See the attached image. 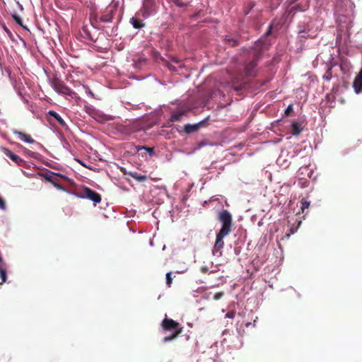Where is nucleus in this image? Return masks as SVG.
Masks as SVG:
<instances>
[{"label":"nucleus","mask_w":362,"mask_h":362,"mask_svg":"<svg viewBox=\"0 0 362 362\" xmlns=\"http://www.w3.org/2000/svg\"><path fill=\"white\" fill-rule=\"evenodd\" d=\"M0 209L2 210H6V206L4 200L0 197Z\"/></svg>","instance_id":"26"},{"label":"nucleus","mask_w":362,"mask_h":362,"mask_svg":"<svg viewBox=\"0 0 362 362\" xmlns=\"http://www.w3.org/2000/svg\"><path fill=\"white\" fill-rule=\"evenodd\" d=\"M353 87L356 93H362V69L356 76L354 81Z\"/></svg>","instance_id":"9"},{"label":"nucleus","mask_w":362,"mask_h":362,"mask_svg":"<svg viewBox=\"0 0 362 362\" xmlns=\"http://www.w3.org/2000/svg\"><path fill=\"white\" fill-rule=\"evenodd\" d=\"M161 327L165 332H171L172 333L165 337L163 339V341L164 343H167L175 339L183 330V327L180 325V324L173 319L168 318L167 315H165V318L161 322Z\"/></svg>","instance_id":"2"},{"label":"nucleus","mask_w":362,"mask_h":362,"mask_svg":"<svg viewBox=\"0 0 362 362\" xmlns=\"http://www.w3.org/2000/svg\"><path fill=\"white\" fill-rule=\"evenodd\" d=\"M309 206H310V202H309L303 201L302 203H301V210H302V212L303 213L305 209H308Z\"/></svg>","instance_id":"22"},{"label":"nucleus","mask_w":362,"mask_h":362,"mask_svg":"<svg viewBox=\"0 0 362 362\" xmlns=\"http://www.w3.org/2000/svg\"><path fill=\"white\" fill-rule=\"evenodd\" d=\"M202 272H206L207 269L206 268L202 267Z\"/></svg>","instance_id":"36"},{"label":"nucleus","mask_w":362,"mask_h":362,"mask_svg":"<svg viewBox=\"0 0 362 362\" xmlns=\"http://www.w3.org/2000/svg\"><path fill=\"white\" fill-rule=\"evenodd\" d=\"M146 149L148 151V153H149L150 154H152V153H153V148H146Z\"/></svg>","instance_id":"34"},{"label":"nucleus","mask_w":362,"mask_h":362,"mask_svg":"<svg viewBox=\"0 0 362 362\" xmlns=\"http://www.w3.org/2000/svg\"><path fill=\"white\" fill-rule=\"evenodd\" d=\"M222 226L216 235V240L214 245V249H221L223 247V238L228 235L231 230L232 216L227 210H223L218 216Z\"/></svg>","instance_id":"1"},{"label":"nucleus","mask_w":362,"mask_h":362,"mask_svg":"<svg viewBox=\"0 0 362 362\" xmlns=\"http://www.w3.org/2000/svg\"><path fill=\"white\" fill-rule=\"evenodd\" d=\"M115 10L112 8H107L100 17V21L103 23H110L113 18Z\"/></svg>","instance_id":"8"},{"label":"nucleus","mask_w":362,"mask_h":362,"mask_svg":"<svg viewBox=\"0 0 362 362\" xmlns=\"http://www.w3.org/2000/svg\"><path fill=\"white\" fill-rule=\"evenodd\" d=\"M165 245H164V246L163 247V250H165Z\"/></svg>","instance_id":"38"},{"label":"nucleus","mask_w":362,"mask_h":362,"mask_svg":"<svg viewBox=\"0 0 362 362\" xmlns=\"http://www.w3.org/2000/svg\"><path fill=\"white\" fill-rule=\"evenodd\" d=\"M13 133H14V134H16L18 136V139H19L20 140H21L25 143H28V144L35 143V141L33 139H32V137L29 134H25L23 132H19L17 130H15L13 132Z\"/></svg>","instance_id":"10"},{"label":"nucleus","mask_w":362,"mask_h":362,"mask_svg":"<svg viewBox=\"0 0 362 362\" xmlns=\"http://www.w3.org/2000/svg\"><path fill=\"white\" fill-rule=\"evenodd\" d=\"M130 22L135 28H141L144 26L142 21L136 18H132Z\"/></svg>","instance_id":"17"},{"label":"nucleus","mask_w":362,"mask_h":362,"mask_svg":"<svg viewBox=\"0 0 362 362\" xmlns=\"http://www.w3.org/2000/svg\"><path fill=\"white\" fill-rule=\"evenodd\" d=\"M235 45H236V41H234L233 43L232 44V45L234 46Z\"/></svg>","instance_id":"37"},{"label":"nucleus","mask_w":362,"mask_h":362,"mask_svg":"<svg viewBox=\"0 0 362 362\" xmlns=\"http://www.w3.org/2000/svg\"><path fill=\"white\" fill-rule=\"evenodd\" d=\"M169 3H173L178 7H183L185 4L182 0H167ZM157 11V6L155 0H144L142 8L140 10L141 15L144 18H146L155 14Z\"/></svg>","instance_id":"3"},{"label":"nucleus","mask_w":362,"mask_h":362,"mask_svg":"<svg viewBox=\"0 0 362 362\" xmlns=\"http://www.w3.org/2000/svg\"><path fill=\"white\" fill-rule=\"evenodd\" d=\"M88 189L87 187H83L81 189H77L74 192H73V194L75 195L76 197L81 198V199H86V189Z\"/></svg>","instance_id":"15"},{"label":"nucleus","mask_w":362,"mask_h":362,"mask_svg":"<svg viewBox=\"0 0 362 362\" xmlns=\"http://www.w3.org/2000/svg\"><path fill=\"white\" fill-rule=\"evenodd\" d=\"M86 93L88 95H90L91 97H93V92L88 87H86Z\"/></svg>","instance_id":"31"},{"label":"nucleus","mask_w":362,"mask_h":362,"mask_svg":"<svg viewBox=\"0 0 362 362\" xmlns=\"http://www.w3.org/2000/svg\"><path fill=\"white\" fill-rule=\"evenodd\" d=\"M86 198L89 200H91L94 202L95 204H98L101 201L100 195L97 193L96 192L92 190L91 189L88 188L86 189Z\"/></svg>","instance_id":"7"},{"label":"nucleus","mask_w":362,"mask_h":362,"mask_svg":"<svg viewBox=\"0 0 362 362\" xmlns=\"http://www.w3.org/2000/svg\"><path fill=\"white\" fill-rule=\"evenodd\" d=\"M197 129H198V126L197 125L187 124L185 127V131L187 133H192V132H194L196 130H197Z\"/></svg>","instance_id":"19"},{"label":"nucleus","mask_w":362,"mask_h":362,"mask_svg":"<svg viewBox=\"0 0 362 362\" xmlns=\"http://www.w3.org/2000/svg\"><path fill=\"white\" fill-rule=\"evenodd\" d=\"M134 178L140 182L145 181L146 180V177L145 175L134 176Z\"/></svg>","instance_id":"27"},{"label":"nucleus","mask_w":362,"mask_h":362,"mask_svg":"<svg viewBox=\"0 0 362 362\" xmlns=\"http://www.w3.org/2000/svg\"><path fill=\"white\" fill-rule=\"evenodd\" d=\"M260 44H261V41H259L256 43V48H259V47L260 46Z\"/></svg>","instance_id":"35"},{"label":"nucleus","mask_w":362,"mask_h":362,"mask_svg":"<svg viewBox=\"0 0 362 362\" xmlns=\"http://www.w3.org/2000/svg\"><path fill=\"white\" fill-rule=\"evenodd\" d=\"M291 129L293 134L298 135L300 133L303 129L302 125L300 123L297 122H293L291 124Z\"/></svg>","instance_id":"14"},{"label":"nucleus","mask_w":362,"mask_h":362,"mask_svg":"<svg viewBox=\"0 0 362 362\" xmlns=\"http://www.w3.org/2000/svg\"><path fill=\"white\" fill-rule=\"evenodd\" d=\"M3 29L4 30V31L8 35H11V32L10 31V30L6 26V25H3Z\"/></svg>","instance_id":"29"},{"label":"nucleus","mask_w":362,"mask_h":362,"mask_svg":"<svg viewBox=\"0 0 362 362\" xmlns=\"http://www.w3.org/2000/svg\"><path fill=\"white\" fill-rule=\"evenodd\" d=\"M13 18L18 25H22V19L18 15H13Z\"/></svg>","instance_id":"25"},{"label":"nucleus","mask_w":362,"mask_h":362,"mask_svg":"<svg viewBox=\"0 0 362 362\" xmlns=\"http://www.w3.org/2000/svg\"><path fill=\"white\" fill-rule=\"evenodd\" d=\"M0 278L1 280V282L0 283V284H2L6 281V279H7L6 271L3 267L0 268Z\"/></svg>","instance_id":"18"},{"label":"nucleus","mask_w":362,"mask_h":362,"mask_svg":"<svg viewBox=\"0 0 362 362\" xmlns=\"http://www.w3.org/2000/svg\"><path fill=\"white\" fill-rule=\"evenodd\" d=\"M214 255H221V250H212Z\"/></svg>","instance_id":"30"},{"label":"nucleus","mask_w":362,"mask_h":362,"mask_svg":"<svg viewBox=\"0 0 362 362\" xmlns=\"http://www.w3.org/2000/svg\"><path fill=\"white\" fill-rule=\"evenodd\" d=\"M224 293L223 292H218V293H216L214 295V300H218L219 299H221L223 296Z\"/></svg>","instance_id":"23"},{"label":"nucleus","mask_w":362,"mask_h":362,"mask_svg":"<svg viewBox=\"0 0 362 362\" xmlns=\"http://www.w3.org/2000/svg\"><path fill=\"white\" fill-rule=\"evenodd\" d=\"M3 264H4L3 259H2L1 257L0 256V268L3 267Z\"/></svg>","instance_id":"33"},{"label":"nucleus","mask_w":362,"mask_h":362,"mask_svg":"<svg viewBox=\"0 0 362 362\" xmlns=\"http://www.w3.org/2000/svg\"><path fill=\"white\" fill-rule=\"evenodd\" d=\"M235 315V311L234 310H230V311H228L226 315V317L227 318H234Z\"/></svg>","instance_id":"24"},{"label":"nucleus","mask_w":362,"mask_h":362,"mask_svg":"<svg viewBox=\"0 0 362 362\" xmlns=\"http://www.w3.org/2000/svg\"><path fill=\"white\" fill-rule=\"evenodd\" d=\"M312 173H312L311 170H310L308 166H303V167L300 168L298 171V174L299 175L306 174L309 177H311Z\"/></svg>","instance_id":"16"},{"label":"nucleus","mask_w":362,"mask_h":362,"mask_svg":"<svg viewBox=\"0 0 362 362\" xmlns=\"http://www.w3.org/2000/svg\"><path fill=\"white\" fill-rule=\"evenodd\" d=\"M186 112V110L182 108H178L176 111L171 114L170 120L172 122H177L180 120L182 116Z\"/></svg>","instance_id":"13"},{"label":"nucleus","mask_w":362,"mask_h":362,"mask_svg":"<svg viewBox=\"0 0 362 362\" xmlns=\"http://www.w3.org/2000/svg\"><path fill=\"white\" fill-rule=\"evenodd\" d=\"M259 59V52L255 54L253 59L246 64L244 68V72L247 76H255L257 74V64Z\"/></svg>","instance_id":"6"},{"label":"nucleus","mask_w":362,"mask_h":362,"mask_svg":"<svg viewBox=\"0 0 362 362\" xmlns=\"http://www.w3.org/2000/svg\"><path fill=\"white\" fill-rule=\"evenodd\" d=\"M54 185L59 189H62V190H64V187L62 186H61L60 185H58L57 183H54Z\"/></svg>","instance_id":"32"},{"label":"nucleus","mask_w":362,"mask_h":362,"mask_svg":"<svg viewBox=\"0 0 362 362\" xmlns=\"http://www.w3.org/2000/svg\"><path fill=\"white\" fill-rule=\"evenodd\" d=\"M48 115L50 116L51 117H52L54 119H55L61 127H62L65 129L67 128V125H66L65 121L57 112H56L53 110H49L48 112Z\"/></svg>","instance_id":"11"},{"label":"nucleus","mask_w":362,"mask_h":362,"mask_svg":"<svg viewBox=\"0 0 362 362\" xmlns=\"http://www.w3.org/2000/svg\"><path fill=\"white\" fill-rule=\"evenodd\" d=\"M172 282H173L172 272H170L166 274V284L168 287L171 286Z\"/></svg>","instance_id":"21"},{"label":"nucleus","mask_w":362,"mask_h":362,"mask_svg":"<svg viewBox=\"0 0 362 362\" xmlns=\"http://www.w3.org/2000/svg\"><path fill=\"white\" fill-rule=\"evenodd\" d=\"M84 111L99 122H104L107 119L105 115L91 105H86L84 106Z\"/></svg>","instance_id":"5"},{"label":"nucleus","mask_w":362,"mask_h":362,"mask_svg":"<svg viewBox=\"0 0 362 362\" xmlns=\"http://www.w3.org/2000/svg\"><path fill=\"white\" fill-rule=\"evenodd\" d=\"M51 86L59 94L70 97L72 99H76L78 98L75 92L71 90L64 81L58 78H53L51 80Z\"/></svg>","instance_id":"4"},{"label":"nucleus","mask_w":362,"mask_h":362,"mask_svg":"<svg viewBox=\"0 0 362 362\" xmlns=\"http://www.w3.org/2000/svg\"><path fill=\"white\" fill-rule=\"evenodd\" d=\"M332 78V75L331 69H328L327 70L326 73L325 74V75L323 76V79L327 81H329Z\"/></svg>","instance_id":"20"},{"label":"nucleus","mask_w":362,"mask_h":362,"mask_svg":"<svg viewBox=\"0 0 362 362\" xmlns=\"http://www.w3.org/2000/svg\"><path fill=\"white\" fill-rule=\"evenodd\" d=\"M292 111H293V106H292V105H289L288 106V107L286 108V112H286V115H288V114H289V112H292Z\"/></svg>","instance_id":"28"},{"label":"nucleus","mask_w":362,"mask_h":362,"mask_svg":"<svg viewBox=\"0 0 362 362\" xmlns=\"http://www.w3.org/2000/svg\"><path fill=\"white\" fill-rule=\"evenodd\" d=\"M3 151L6 156H8L9 158H11L13 162H15L17 164L19 165L23 161L21 158H20L18 155L14 154L9 149H8L6 148H3Z\"/></svg>","instance_id":"12"}]
</instances>
